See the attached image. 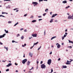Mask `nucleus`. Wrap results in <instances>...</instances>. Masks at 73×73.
Wrapping results in <instances>:
<instances>
[{
    "instance_id": "obj_1",
    "label": "nucleus",
    "mask_w": 73,
    "mask_h": 73,
    "mask_svg": "<svg viewBox=\"0 0 73 73\" xmlns=\"http://www.w3.org/2000/svg\"><path fill=\"white\" fill-rule=\"evenodd\" d=\"M51 62H52V60L51 59H49L48 60L47 64L49 65H50V64H51Z\"/></svg>"
},
{
    "instance_id": "obj_2",
    "label": "nucleus",
    "mask_w": 73,
    "mask_h": 73,
    "mask_svg": "<svg viewBox=\"0 0 73 73\" xmlns=\"http://www.w3.org/2000/svg\"><path fill=\"white\" fill-rule=\"evenodd\" d=\"M73 14L72 15V16H71L70 15L68 17V19H73Z\"/></svg>"
},
{
    "instance_id": "obj_3",
    "label": "nucleus",
    "mask_w": 73,
    "mask_h": 73,
    "mask_svg": "<svg viewBox=\"0 0 73 73\" xmlns=\"http://www.w3.org/2000/svg\"><path fill=\"white\" fill-rule=\"evenodd\" d=\"M41 67L42 69H44V68H45V65L44 64H42L41 65Z\"/></svg>"
},
{
    "instance_id": "obj_4",
    "label": "nucleus",
    "mask_w": 73,
    "mask_h": 73,
    "mask_svg": "<svg viewBox=\"0 0 73 73\" xmlns=\"http://www.w3.org/2000/svg\"><path fill=\"white\" fill-rule=\"evenodd\" d=\"M27 59H25L23 60L22 61L23 64H25V62H27Z\"/></svg>"
},
{
    "instance_id": "obj_5",
    "label": "nucleus",
    "mask_w": 73,
    "mask_h": 73,
    "mask_svg": "<svg viewBox=\"0 0 73 73\" xmlns=\"http://www.w3.org/2000/svg\"><path fill=\"white\" fill-rule=\"evenodd\" d=\"M5 34H4L3 35H1L0 36V38H3V37H4V36H5Z\"/></svg>"
},
{
    "instance_id": "obj_6",
    "label": "nucleus",
    "mask_w": 73,
    "mask_h": 73,
    "mask_svg": "<svg viewBox=\"0 0 73 73\" xmlns=\"http://www.w3.org/2000/svg\"><path fill=\"white\" fill-rule=\"evenodd\" d=\"M32 36H33V37H37V34H32Z\"/></svg>"
},
{
    "instance_id": "obj_7",
    "label": "nucleus",
    "mask_w": 73,
    "mask_h": 73,
    "mask_svg": "<svg viewBox=\"0 0 73 73\" xmlns=\"http://www.w3.org/2000/svg\"><path fill=\"white\" fill-rule=\"evenodd\" d=\"M33 4L35 5H37V4H38V3H37V2H33Z\"/></svg>"
},
{
    "instance_id": "obj_8",
    "label": "nucleus",
    "mask_w": 73,
    "mask_h": 73,
    "mask_svg": "<svg viewBox=\"0 0 73 73\" xmlns=\"http://www.w3.org/2000/svg\"><path fill=\"white\" fill-rule=\"evenodd\" d=\"M29 55L30 57H32V56H33V54L30 53L29 54Z\"/></svg>"
},
{
    "instance_id": "obj_9",
    "label": "nucleus",
    "mask_w": 73,
    "mask_h": 73,
    "mask_svg": "<svg viewBox=\"0 0 73 73\" xmlns=\"http://www.w3.org/2000/svg\"><path fill=\"white\" fill-rule=\"evenodd\" d=\"M11 65H12V64H11V63H9L8 65H7L6 66H7V67H9V66H10Z\"/></svg>"
},
{
    "instance_id": "obj_10",
    "label": "nucleus",
    "mask_w": 73,
    "mask_h": 73,
    "mask_svg": "<svg viewBox=\"0 0 73 73\" xmlns=\"http://www.w3.org/2000/svg\"><path fill=\"white\" fill-rule=\"evenodd\" d=\"M27 65H30V62L29 61H27Z\"/></svg>"
},
{
    "instance_id": "obj_11",
    "label": "nucleus",
    "mask_w": 73,
    "mask_h": 73,
    "mask_svg": "<svg viewBox=\"0 0 73 73\" xmlns=\"http://www.w3.org/2000/svg\"><path fill=\"white\" fill-rule=\"evenodd\" d=\"M63 3L65 4V3H67V1H62Z\"/></svg>"
},
{
    "instance_id": "obj_12",
    "label": "nucleus",
    "mask_w": 73,
    "mask_h": 73,
    "mask_svg": "<svg viewBox=\"0 0 73 73\" xmlns=\"http://www.w3.org/2000/svg\"><path fill=\"white\" fill-rule=\"evenodd\" d=\"M62 67L63 68H67V66H63Z\"/></svg>"
},
{
    "instance_id": "obj_13",
    "label": "nucleus",
    "mask_w": 73,
    "mask_h": 73,
    "mask_svg": "<svg viewBox=\"0 0 73 73\" xmlns=\"http://www.w3.org/2000/svg\"><path fill=\"white\" fill-rule=\"evenodd\" d=\"M60 46H61L59 44L57 46L58 48H60Z\"/></svg>"
},
{
    "instance_id": "obj_14",
    "label": "nucleus",
    "mask_w": 73,
    "mask_h": 73,
    "mask_svg": "<svg viewBox=\"0 0 73 73\" xmlns=\"http://www.w3.org/2000/svg\"><path fill=\"white\" fill-rule=\"evenodd\" d=\"M69 42L70 43H72V44H73V42L72 41H71L70 40H69Z\"/></svg>"
},
{
    "instance_id": "obj_15",
    "label": "nucleus",
    "mask_w": 73,
    "mask_h": 73,
    "mask_svg": "<svg viewBox=\"0 0 73 73\" xmlns=\"http://www.w3.org/2000/svg\"><path fill=\"white\" fill-rule=\"evenodd\" d=\"M56 36H54L53 37H52L51 38V40H53V39L54 38H56Z\"/></svg>"
},
{
    "instance_id": "obj_16",
    "label": "nucleus",
    "mask_w": 73,
    "mask_h": 73,
    "mask_svg": "<svg viewBox=\"0 0 73 73\" xmlns=\"http://www.w3.org/2000/svg\"><path fill=\"white\" fill-rule=\"evenodd\" d=\"M53 21V19H51V21H50V23H52Z\"/></svg>"
},
{
    "instance_id": "obj_17",
    "label": "nucleus",
    "mask_w": 73,
    "mask_h": 73,
    "mask_svg": "<svg viewBox=\"0 0 73 73\" xmlns=\"http://www.w3.org/2000/svg\"><path fill=\"white\" fill-rule=\"evenodd\" d=\"M8 14V13H5V12H3L2 13V14Z\"/></svg>"
},
{
    "instance_id": "obj_18",
    "label": "nucleus",
    "mask_w": 73,
    "mask_h": 73,
    "mask_svg": "<svg viewBox=\"0 0 73 73\" xmlns=\"http://www.w3.org/2000/svg\"><path fill=\"white\" fill-rule=\"evenodd\" d=\"M36 20H33L32 21V23H35V22H36Z\"/></svg>"
},
{
    "instance_id": "obj_19",
    "label": "nucleus",
    "mask_w": 73,
    "mask_h": 73,
    "mask_svg": "<svg viewBox=\"0 0 73 73\" xmlns=\"http://www.w3.org/2000/svg\"><path fill=\"white\" fill-rule=\"evenodd\" d=\"M5 31L6 33H8V31H7L6 30H5Z\"/></svg>"
},
{
    "instance_id": "obj_20",
    "label": "nucleus",
    "mask_w": 73,
    "mask_h": 73,
    "mask_svg": "<svg viewBox=\"0 0 73 73\" xmlns=\"http://www.w3.org/2000/svg\"><path fill=\"white\" fill-rule=\"evenodd\" d=\"M39 59H37V60H36V62H37V64H38V63H39L38 61H39Z\"/></svg>"
},
{
    "instance_id": "obj_21",
    "label": "nucleus",
    "mask_w": 73,
    "mask_h": 73,
    "mask_svg": "<svg viewBox=\"0 0 73 73\" xmlns=\"http://www.w3.org/2000/svg\"><path fill=\"white\" fill-rule=\"evenodd\" d=\"M19 24V23L17 22V23H16L14 25V27H15V26H16V25H17Z\"/></svg>"
},
{
    "instance_id": "obj_22",
    "label": "nucleus",
    "mask_w": 73,
    "mask_h": 73,
    "mask_svg": "<svg viewBox=\"0 0 73 73\" xmlns=\"http://www.w3.org/2000/svg\"><path fill=\"white\" fill-rule=\"evenodd\" d=\"M48 11V9H46L45 10V12H47Z\"/></svg>"
},
{
    "instance_id": "obj_23",
    "label": "nucleus",
    "mask_w": 73,
    "mask_h": 73,
    "mask_svg": "<svg viewBox=\"0 0 73 73\" xmlns=\"http://www.w3.org/2000/svg\"><path fill=\"white\" fill-rule=\"evenodd\" d=\"M21 38L22 40L23 39H24V36H22Z\"/></svg>"
},
{
    "instance_id": "obj_24",
    "label": "nucleus",
    "mask_w": 73,
    "mask_h": 73,
    "mask_svg": "<svg viewBox=\"0 0 73 73\" xmlns=\"http://www.w3.org/2000/svg\"><path fill=\"white\" fill-rule=\"evenodd\" d=\"M26 45H27V44H24V45H22V46L23 47H24V46H26Z\"/></svg>"
},
{
    "instance_id": "obj_25",
    "label": "nucleus",
    "mask_w": 73,
    "mask_h": 73,
    "mask_svg": "<svg viewBox=\"0 0 73 73\" xmlns=\"http://www.w3.org/2000/svg\"><path fill=\"white\" fill-rule=\"evenodd\" d=\"M66 65H70V63L66 62Z\"/></svg>"
},
{
    "instance_id": "obj_26",
    "label": "nucleus",
    "mask_w": 73,
    "mask_h": 73,
    "mask_svg": "<svg viewBox=\"0 0 73 73\" xmlns=\"http://www.w3.org/2000/svg\"><path fill=\"white\" fill-rule=\"evenodd\" d=\"M9 69H7V70H6V72H8V71H9Z\"/></svg>"
},
{
    "instance_id": "obj_27",
    "label": "nucleus",
    "mask_w": 73,
    "mask_h": 73,
    "mask_svg": "<svg viewBox=\"0 0 73 73\" xmlns=\"http://www.w3.org/2000/svg\"><path fill=\"white\" fill-rule=\"evenodd\" d=\"M5 17V16H3V15H0V17Z\"/></svg>"
},
{
    "instance_id": "obj_28",
    "label": "nucleus",
    "mask_w": 73,
    "mask_h": 73,
    "mask_svg": "<svg viewBox=\"0 0 73 73\" xmlns=\"http://www.w3.org/2000/svg\"><path fill=\"white\" fill-rule=\"evenodd\" d=\"M34 69V68L33 67H32L31 69H30V70H32V69Z\"/></svg>"
},
{
    "instance_id": "obj_29",
    "label": "nucleus",
    "mask_w": 73,
    "mask_h": 73,
    "mask_svg": "<svg viewBox=\"0 0 73 73\" xmlns=\"http://www.w3.org/2000/svg\"><path fill=\"white\" fill-rule=\"evenodd\" d=\"M35 45V43H34V45H33V46H32V47H31V48H33V46H34Z\"/></svg>"
},
{
    "instance_id": "obj_30",
    "label": "nucleus",
    "mask_w": 73,
    "mask_h": 73,
    "mask_svg": "<svg viewBox=\"0 0 73 73\" xmlns=\"http://www.w3.org/2000/svg\"><path fill=\"white\" fill-rule=\"evenodd\" d=\"M52 17H54V14H53L52 15Z\"/></svg>"
},
{
    "instance_id": "obj_31",
    "label": "nucleus",
    "mask_w": 73,
    "mask_h": 73,
    "mask_svg": "<svg viewBox=\"0 0 73 73\" xmlns=\"http://www.w3.org/2000/svg\"><path fill=\"white\" fill-rule=\"evenodd\" d=\"M38 43V42H37L35 43V45H37Z\"/></svg>"
},
{
    "instance_id": "obj_32",
    "label": "nucleus",
    "mask_w": 73,
    "mask_h": 73,
    "mask_svg": "<svg viewBox=\"0 0 73 73\" xmlns=\"http://www.w3.org/2000/svg\"><path fill=\"white\" fill-rule=\"evenodd\" d=\"M11 23H12V22H11V21H9L8 22L9 24H11Z\"/></svg>"
},
{
    "instance_id": "obj_33",
    "label": "nucleus",
    "mask_w": 73,
    "mask_h": 73,
    "mask_svg": "<svg viewBox=\"0 0 73 73\" xmlns=\"http://www.w3.org/2000/svg\"><path fill=\"white\" fill-rule=\"evenodd\" d=\"M4 1H10V0H4Z\"/></svg>"
},
{
    "instance_id": "obj_34",
    "label": "nucleus",
    "mask_w": 73,
    "mask_h": 73,
    "mask_svg": "<svg viewBox=\"0 0 73 73\" xmlns=\"http://www.w3.org/2000/svg\"><path fill=\"white\" fill-rule=\"evenodd\" d=\"M46 13H44V14H43V16H45L46 15Z\"/></svg>"
},
{
    "instance_id": "obj_35",
    "label": "nucleus",
    "mask_w": 73,
    "mask_h": 73,
    "mask_svg": "<svg viewBox=\"0 0 73 73\" xmlns=\"http://www.w3.org/2000/svg\"><path fill=\"white\" fill-rule=\"evenodd\" d=\"M54 16H57V14H55L54 15Z\"/></svg>"
},
{
    "instance_id": "obj_36",
    "label": "nucleus",
    "mask_w": 73,
    "mask_h": 73,
    "mask_svg": "<svg viewBox=\"0 0 73 73\" xmlns=\"http://www.w3.org/2000/svg\"><path fill=\"white\" fill-rule=\"evenodd\" d=\"M27 16V14H26L24 15V16H25H25Z\"/></svg>"
},
{
    "instance_id": "obj_37",
    "label": "nucleus",
    "mask_w": 73,
    "mask_h": 73,
    "mask_svg": "<svg viewBox=\"0 0 73 73\" xmlns=\"http://www.w3.org/2000/svg\"><path fill=\"white\" fill-rule=\"evenodd\" d=\"M41 48V46H40V47L38 48V50H40V48Z\"/></svg>"
},
{
    "instance_id": "obj_38",
    "label": "nucleus",
    "mask_w": 73,
    "mask_h": 73,
    "mask_svg": "<svg viewBox=\"0 0 73 73\" xmlns=\"http://www.w3.org/2000/svg\"><path fill=\"white\" fill-rule=\"evenodd\" d=\"M53 69H51V72L52 73V72H53Z\"/></svg>"
},
{
    "instance_id": "obj_39",
    "label": "nucleus",
    "mask_w": 73,
    "mask_h": 73,
    "mask_svg": "<svg viewBox=\"0 0 73 73\" xmlns=\"http://www.w3.org/2000/svg\"><path fill=\"white\" fill-rule=\"evenodd\" d=\"M43 0H39V2H40V1H42Z\"/></svg>"
},
{
    "instance_id": "obj_40",
    "label": "nucleus",
    "mask_w": 73,
    "mask_h": 73,
    "mask_svg": "<svg viewBox=\"0 0 73 73\" xmlns=\"http://www.w3.org/2000/svg\"><path fill=\"white\" fill-rule=\"evenodd\" d=\"M0 44L1 45H3V44L2 42H0Z\"/></svg>"
},
{
    "instance_id": "obj_41",
    "label": "nucleus",
    "mask_w": 73,
    "mask_h": 73,
    "mask_svg": "<svg viewBox=\"0 0 73 73\" xmlns=\"http://www.w3.org/2000/svg\"><path fill=\"white\" fill-rule=\"evenodd\" d=\"M66 35H64V37H66Z\"/></svg>"
},
{
    "instance_id": "obj_42",
    "label": "nucleus",
    "mask_w": 73,
    "mask_h": 73,
    "mask_svg": "<svg viewBox=\"0 0 73 73\" xmlns=\"http://www.w3.org/2000/svg\"><path fill=\"white\" fill-rule=\"evenodd\" d=\"M6 49L7 51L8 50V47H7L6 48Z\"/></svg>"
},
{
    "instance_id": "obj_43",
    "label": "nucleus",
    "mask_w": 73,
    "mask_h": 73,
    "mask_svg": "<svg viewBox=\"0 0 73 73\" xmlns=\"http://www.w3.org/2000/svg\"><path fill=\"white\" fill-rule=\"evenodd\" d=\"M42 17L41 16H38V17H39V18H40V17Z\"/></svg>"
},
{
    "instance_id": "obj_44",
    "label": "nucleus",
    "mask_w": 73,
    "mask_h": 73,
    "mask_svg": "<svg viewBox=\"0 0 73 73\" xmlns=\"http://www.w3.org/2000/svg\"><path fill=\"white\" fill-rule=\"evenodd\" d=\"M64 36L63 37V36L62 37V40H64Z\"/></svg>"
},
{
    "instance_id": "obj_45",
    "label": "nucleus",
    "mask_w": 73,
    "mask_h": 73,
    "mask_svg": "<svg viewBox=\"0 0 73 73\" xmlns=\"http://www.w3.org/2000/svg\"><path fill=\"white\" fill-rule=\"evenodd\" d=\"M33 16H31V17H30V18H33Z\"/></svg>"
},
{
    "instance_id": "obj_46",
    "label": "nucleus",
    "mask_w": 73,
    "mask_h": 73,
    "mask_svg": "<svg viewBox=\"0 0 73 73\" xmlns=\"http://www.w3.org/2000/svg\"><path fill=\"white\" fill-rule=\"evenodd\" d=\"M18 36H20V34H18L17 35V37H18Z\"/></svg>"
},
{
    "instance_id": "obj_47",
    "label": "nucleus",
    "mask_w": 73,
    "mask_h": 73,
    "mask_svg": "<svg viewBox=\"0 0 73 73\" xmlns=\"http://www.w3.org/2000/svg\"><path fill=\"white\" fill-rule=\"evenodd\" d=\"M24 29L23 28H21V29H20V31H22V30H23Z\"/></svg>"
},
{
    "instance_id": "obj_48",
    "label": "nucleus",
    "mask_w": 73,
    "mask_h": 73,
    "mask_svg": "<svg viewBox=\"0 0 73 73\" xmlns=\"http://www.w3.org/2000/svg\"><path fill=\"white\" fill-rule=\"evenodd\" d=\"M42 62H43L42 61H41L40 64H42Z\"/></svg>"
},
{
    "instance_id": "obj_49",
    "label": "nucleus",
    "mask_w": 73,
    "mask_h": 73,
    "mask_svg": "<svg viewBox=\"0 0 73 73\" xmlns=\"http://www.w3.org/2000/svg\"><path fill=\"white\" fill-rule=\"evenodd\" d=\"M52 54V52H51L50 53V54Z\"/></svg>"
},
{
    "instance_id": "obj_50",
    "label": "nucleus",
    "mask_w": 73,
    "mask_h": 73,
    "mask_svg": "<svg viewBox=\"0 0 73 73\" xmlns=\"http://www.w3.org/2000/svg\"><path fill=\"white\" fill-rule=\"evenodd\" d=\"M15 65H18V64H17L16 63H15Z\"/></svg>"
},
{
    "instance_id": "obj_51",
    "label": "nucleus",
    "mask_w": 73,
    "mask_h": 73,
    "mask_svg": "<svg viewBox=\"0 0 73 73\" xmlns=\"http://www.w3.org/2000/svg\"><path fill=\"white\" fill-rule=\"evenodd\" d=\"M16 9H17V8H16L13 9L14 11H15V10H16Z\"/></svg>"
},
{
    "instance_id": "obj_52",
    "label": "nucleus",
    "mask_w": 73,
    "mask_h": 73,
    "mask_svg": "<svg viewBox=\"0 0 73 73\" xmlns=\"http://www.w3.org/2000/svg\"><path fill=\"white\" fill-rule=\"evenodd\" d=\"M42 19H40L38 20L39 21H41V20H42Z\"/></svg>"
},
{
    "instance_id": "obj_53",
    "label": "nucleus",
    "mask_w": 73,
    "mask_h": 73,
    "mask_svg": "<svg viewBox=\"0 0 73 73\" xmlns=\"http://www.w3.org/2000/svg\"><path fill=\"white\" fill-rule=\"evenodd\" d=\"M24 32H27V29H25V30H24Z\"/></svg>"
},
{
    "instance_id": "obj_54",
    "label": "nucleus",
    "mask_w": 73,
    "mask_h": 73,
    "mask_svg": "<svg viewBox=\"0 0 73 73\" xmlns=\"http://www.w3.org/2000/svg\"><path fill=\"white\" fill-rule=\"evenodd\" d=\"M15 42V41L14 40H12V42L13 43V42Z\"/></svg>"
},
{
    "instance_id": "obj_55",
    "label": "nucleus",
    "mask_w": 73,
    "mask_h": 73,
    "mask_svg": "<svg viewBox=\"0 0 73 73\" xmlns=\"http://www.w3.org/2000/svg\"><path fill=\"white\" fill-rule=\"evenodd\" d=\"M50 15H52V12H50Z\"/></svg>"
},
{
    "instance_id": "obj_56",
    "label": "nucleus",
    "mask_w": 73,
    "mask_h": 73,
    "mask_svg": "<svg viewBox=\"0 0 73 73\" xmlns=\"http://www.w3.org/2000/svg\"><path fill=\"white\" fill-rule=\"evenodd\" d=\"M67 62H68V63H69V61L68 60H67Z\"/></svg>"
},
{
    "instance_id": "obj_57",
    "label": "nucleus",
    "mask_w": 73,
    "mask_h": 73,
    "mask_svg": "<svg viewBox=\"0 0 73 73\" xmlns=\"http://www.w3.org/2000/svg\"><path fill=\"white\" fill-rule=\"evenodd\" d=\"M58 61H60V58H59Z\"/></svg>"
},
{
    "instance_id": "obj_58",
    "label": "nucleus",
    "mask_w": 73,
    "mask_h": 73,
    "mask_svg": "<svg viewBox=\"0 0 73 73\" xmlns=\"http://www.w3.org/2000/svg\"><path fill=\"white\" fill-rule=\"evenodd\" d=\"M69 48H72V46H70L69 47H68Z\"/></svg>"
},
{
    "instance_id": "obj_59",
    "label": "nucleus",
    "mask_w": 73,
    "mask_h": 73,
    "mask_svg": "<svg viewBox=\"0 0 73 73\" xmlns=\"http://www.w3.org/2000/svg\"><path fill=\"white\" fill-rule=\"evenodd\" d=\"M70 60H71V61H73V60H72V59H70Z\"/></svg>"
},
{
    "instance_id": "obj_60",
    "label": "nucleus",
    "mask_w": 73,
    "mask_h": 73,
    "mask_svg": "<svg viewBox=\"0 0 73 73\" xmlns=\"http://www.w3.org/2000/svg\"><path fill=\"white\" fill-rule=\"evenodd\" d=\"M65 35H68V33H65Z\"/></svg>"
},
{
    "instance_id": "obj_61",
    "label": "nucleus",
    "mask_w": 73,
    "mask_h": 73,
    "mask_svg": "<svg viewBox=\"0 0 73 73\" xmlns=\"http://www.w3.org/2000/svg\"><path fill=\"white\" fill-rule=\"evenodd\" d=\"M32 38V37H31V38H29V40H30V39H31V38Z\"/></svg>"
},
{
    "instance_id": "obj_62",
    "label": "nucleus",
    "mask_w": 73,
    "mask_h": 73,
    "mask_svg": "<svg viewBox=\"0 0 73 73\" xmlns=\"http://www.w3.org/2000/svg\"><path fill=\"white\" fill-rule=\"evenodd\" d=\"M23 57H25V54H24Z\"/></svg>"
},
{
    "instance_id": "obj_63",
    "label": "nucleus",
    "mask_w": 73,
    "mask_h": 73,
    "mask_svg": "<svg viewBox=\"0 0 73 73\" xmlns=\"http://www.w3.org/2000/svg\"><path fill=\"white\" fill-rule=\"evenodd\" d=\"M16 72H18V70H16Z\"/></svg>"
},
{
    "instance_id": "obj_64",
    "label": "nucleus",
    "mask_w": 73,
    "mask_h": 73,
    "mask_svg": "<svg viewBox=\"0 0 73 73\" xmlns=\"http://www.w3.org/2000/svg\"><path fill=\"white\" fill-rule=\"evenodd\" d=\"M64 43H62V45H64Z\"/></svg>"
}]
</instances>
